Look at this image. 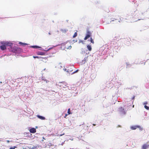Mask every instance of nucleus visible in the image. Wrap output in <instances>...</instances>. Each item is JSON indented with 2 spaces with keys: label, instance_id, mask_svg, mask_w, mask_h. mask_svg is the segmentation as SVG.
<instances>
[{
  "label": "nucleus",
  "instance_id": "obj_1",
  "mask_svg": "<svg viewBox=\"0 0 149 149\" xmlns=\"http://www.w3.org/2000/svg\"><path fill=\"white\" fill-rule=\"evenodd\" d=\"M2 45L0 47L1 49L3 50H6V47L11 46L13 44L8 41H3L1 42Z\"/></svg>",
  "mask_w": 149,
  "mask_h": 149
},
{
  "label": "nucleus",
  "instance_id": "obj_2",
  "mask_svg": "<svg viewBox=\"0 0 149 149\" xmlns=\"http://www.w3.org/2000/svg\"><path fill=\"white\" fill-rule=\"evenodd\" d=\"M12 45L11 46H10L11 47L9 49L10 51L15 53H18L21 51V49L20 48L16 46L12 47Z\"/></svg>",
  "mask_w": 149,
  "mask_h": 149
},
{
  "label": "nucleus",
  "instance_id": "obj_3",
  "mask_svg": "<svg viewBox=\"0 0 149 149\" xmlns=\"http://www.w3.org/2000/svg\"><path fill=\"white\" fill-rule=\"evenodd\" d=\"M67 84L65 82H59L57 84V86H59L60 87V89L62 88H65Z\"/></svg>",
  "mask_w": 149,
  "mask_h": 149
},
{
  "label": "nucleus",
  "instance_id": "obj_4",
  "mask_svg": "<svg viewBox=\"0 0 149 149\" xmlns=\"http://www.w3.org/2000/svg\"><path fill=\"white\" fill-rule=\"evenodd\" d=\"M118 111L121 114L124 115L126 114V111L122 107H120L118 109Z\"/></svg>",
  "mask_w": 149,
  "mask_h": 149
},
{
  "label": "nucleus",
  "instance_id": "obj_5",
  "mask_svg": "<svg viewBox=\"0 0 149 149\" xmlns=\"http://www.w3.org/2000/svg\"><path fill=\"white\" fill-rule=\"evenodd\" d=\"M74 68V66H71L67 67V68H65L64 69L65 71H66L67 72L70 73V72H72L73 71V69Z\"/></svg>",
  "mask_w": 149,
  "mask_h": 149
},
{
  "label": "nucleus",
  "instance_id": "obj_6",
  "mask_svg": "<svg viewBox=\"0 0 149 149\" xmlns=\"http://www.w3.org/2000/svg\"><path fill=\"white\" fill-rule=\"evenodd\" d=\"M91 32L89 31H88L87 32V34L86 36L84 38V40H86L89 38L91 36Z\"/></svg>",
  "mask_w": 149,
  "mask_h": 149
},
{
  "label": "nucleus",
  "instance_id": "obj_7",
  "mask_svg": "<svg viewBox=\"0 0 149 149\" xmlns=\"http://www.w3.org/2000/svg\"><path fill=\"white\" fill-rule=\"evenodd\" d=\"M149 147V144L146 143L143 144L142 147V149H146Z\"/></svg>",
  "mask_w": 149,
  "mask_h": 149
},
{
  "label": "nucleus",
  "instance_id": "obj_8",
  "mask_svg": "<svg viewBox=\"0 0 149 149\" xmlns=\"http://www.w3.org/2000/svg\"><path fill=\"white\" fill-rule=\"evenodd\" d=\"M29 131L31 133H33L36 132V130L35 128H33L30 130Z\"/></svg>",
  "mask_w": 149,
  "mask_h": 149
},
{
  "label": "nucleus",
  "instance_id": "obj_9",
  "mask_svg": "<svg viewBox=\"0 0 149 149\" xmlns=\"http://www.w3.org/2000/svg\"><path fill=\"white\" fill-rule=\"evenodd\" d=\"M38 55H44L45 54V52H38L37 53Z\"/></svg>",
  "mask_w": 149,
  "mask_h": 149
},
{
  "label": "nucleus",
  "instance_id": "obj_10",
  "mask_svg": "<svg viewBox=\"0 0 149 149\" xmlns=\"http://www.w3.org/2000/svg\"><path fill=\"white\" fill-rule=\"evenodd\" d=\"M140 127L139 126H133L131 127V128L132 130H136L137 128H139Z\"/></svg>",
  "mask_w": 149,
  "mask_h": 149
},
{
  "label": "nucleus",
  "instance_id": "obj_11",
  "mask_svg": "<svg viewBox=\"0 0 149 149\" xmlns=\"http://www.w3.org/2000/svg\"><path fill=\"white\" fill-rule=\"evenodd\" d=\"M37 116L38 118L42 120H44L45 119V118L43 116L40 115H37Z\"/></svg>",
  "mask_w": 149,
  "mask_h": 149
},
{
  "label": "nucleus",
  "instance_id": "obj_12",
  "mask_svg": "<svg viewBox=\"0 0 149 149\" xmlns=\"http://www.w3.org/2000/svg\"><path fill=\"white\" fill-rule=\"evenodd\" d=\"M60 31L63 33H66L68 31V30L66 29H62Z\"/></svg>",
  "mask_w": 149,
  "mask_h": 149
},
{
  "label": "nucleus",
  "instance_id": "obj_13",
  "mask_svg": "<svg viewBox=\"0 0 149 149\" xmlns=\"http://www.w3.org/2000/svg\"><path fill=\"white\" fill-rule=\"evenodd\" d=\"M87 48L89 51H91L92 50V48L91 45H88L87 46Z\"/></svg>",
  "mask_w": 149,
  "mask_h": 149
},
{
  "label": "nucleus",
  "instance_id": "obj_14",
  "mask_svg": "<svg viewBox=\"0 0 149 149\" xmlns=\"http://www.w3.org/2000/svg\"><path fill=\"white\" fill-rule=\"evenodd\" d=\"M71 47H72L71 46H69L68 47L67 46L65 45V48L67 49H71Z\"/></svg>",
  "mask_w": 149,
  "mask_h": 149
},
{
  "label": "nucleus",
  "instance_id": "obj_15",
  "mask_svg": "<svg viewBox=\"0 0 149 149\" xmlns=\"http://www.w3.org/2000/svg\"><path fill=\"white\" fill-rule=\"evenodd\" d=\"M68 114H72V113L70 112V108L68 109Z\"/></svg>",
  "mask_w": 149,
  "mask_h": 149
},
{
  "label": "nucleus",
  "instance_id": "obj_16",
  "mask_svg": "<svg viewBox=\"0 0 149 149\" xmlns=\"http://www.w3.org/2000/svg\"><path fill=\"white\" fill-rule=\"evenodd\" d=\"M19 44H21L23 46H24L27 45L26 44L22 42H19Z\"/></svg>",
  "mask_w": 149,
  "mask_h": 149
},
{
  "label": "nucleus",
  "instance_id": "obj_17",
  "mask_svg": "<svg viewBox=\"0 0 149 149\" xmlns=\"http://www.w3.org/2000/svg\"><path fill=\"white\" fill-rule=\"evenodd\" d=\"M77 32L75 33H74V35L73 36V38H75V37H76L77 36Z\"/></svg>",
  "mask_w": 149,
  "mask_h": 149
},
{
  "label": "nucleus",
  "instance_id": "obj_18",
  "mask_svg": "<svg viewBox=\"0 0 149 149\" xmlns=\"http://www.w3.org/2000/svg\"><path fill=\"white\" fill-rule=\"evenodd\" d=\"M144 107L145 109L147 110L149 109V107H148L147 106L145 105L144 106Z\"/></svg>",
  "mask_w": 149,
  "mask_h": 149
},
{
  "label": "nucleus",
  "instance_id": "obj_19",
  "mask_svg": "<svg viewBox=\"0 0 149 149\" xmlns=\"http://www.w3.org/2000/svg\"><path fill=\"white\" fill-rule=\"evenodd\" d=\"M79 70H76V71H75L73 72H72V73H71V74H72L77 72Z\"/></svg>",
  "mask_w": 149,
  "mask_h": 149
},
{
  "label": "nucleus",
  "instance_id": "obj_20",
  "mask_svg": "<svg viewBox=\"0 0 149 149\" xmlns=\"http://www.w3.org/2000/svg\"><path fill=\"white\" fill-rule=\"evenodd\" d=\"M79 70H76V71H75L73 72H72V73H71V74H72L77 72Z\"/></svg>",
  "mask_w": 149,
  "mask_h": 149
},
{
  "label": "nucleus",
  "instance_id": "obj_21",
  "mask_svg": "<svg viewBox=\"0 0 149 149\" xmlns=\"http://www.w3.org/2000/svg\"><path fill=\"white\" fill-rule=\"evenodd\" d=\"M91 42L93 44L94 43V42L93 40L91 38Z\"/></svg>",
  "mask_w": 149,
  "mask_h": 149
},
{
  "label": "nucleus",
  "instance_id": "obj_22",
  "mask_svg": "<svg viewBox=\"0 0 149 149\" xmlns=\"http://www.w3.org/2000/svg\"><path fill=\"white\" fill-rule=\"evenodd\" d=\"M33 58H41V57L38 56H33Z\"/></svg>",
  "mask_w": 149,
  "mask_h": 149
},
{
  "label": "nucleus",
  "instance_id": "obj_23",
  "mask_svg": "<svg viewBox=\"0 0 149 149\" xmlns=\"http://www.w3.org/2000/svg\"><path fill=\"white\" fill-rule=\"evenodd\" d=\"M135 96H133V97L132 98V99L133 100V101L132 102V104L133 103V102H134V99H135Z\"/></svg>",
  "mask_w": 149,
  "mask_h": 149
},
{
  "label": "nucleus",
  "instance_id": "obj_24",
  "mask_svg": "<svg viewBox=\"0 0 149 149\" xmlns=\"http://www.w3.org/2000/svg\"><path fill=\"white\" fill-rule=\"evenodd\" d=\"M32 47L33 48H39V47L38 46H32Z\"/></svg>",
  "mask_w": 149,
  "mask_h": 149
},
{
  "label": "nucleus",
  "instance_id": "obj_25",
  "mask_svg": "<svg viewBox=\"0 0 149 149\" xmlns=\"http://www.w3.org/2000/svg\"><path fill=\"white\" fill-rule=\"evenodd\" d=\"M79 43H83V40H79Z\"/></svg>",
  "mask_w": 149,
  "mask_h": 149
},
{
  "label": "nucleus",
  "instance_id": "obj_26",
  "mask_svg": "<svg viewBox=\"0 0 149 149\" xmlns=\"http://www.w3.org/2000/svg\"><path fill=\"white\" fill-rule=\"evenodd\" d=\"M68 115V114H65V116L64 117V118H66V117Z\"/></svg>",
  "mask_w": 149,
  "mask_h": 149
},
{
  "label": "nucleus",
  "instance_id": "obj_27",
  "mask_svg": "<svg viewBox=\"0 0 149 149\" xmlns=\"http://www.w3.org/2000/svg\"><path fill=\"white\" fill-rule=\"evenodd\" d=\"M64 134H65V133H63V134H60V135H59V136H62V135H64Z\"/></svg>",
  "mask_w": 149,
  "mask_h": 149
},
{
  "label": "nucleus",
  "instance_id": "obj_28",
  "mask_svg": "<svg viewBox=\"0 0 149 149\" xmlns=\"http://www.w3.org/2000/svg\"><path fill=\"white\" fill-rule=\"evenodd\" d=\"M10 149H15V148H10Z\"/></svg>",
  "mask_w": 149,
  "mask_h": 149
},
{
  "label": "nucleus",
  "instance_id": "obj_29",
  "mask_svg": "<svg viewBox=\"0 0 149 149\" xmlns=\"http://www.w3.org/2000/svg\"><path fill=\"white\" fill-rule=\"evenodd\" d=\"M88 57H86V58H85V59H87Z\"/></svg>",
  "mask_w": 149,
  "mask_h": 149
},
{
  "label": "nucleus",
  "instance_id": "obj_30",
  "mask_svg": "<svg viewBox=\"0 0 149 149\" xmlns=\"http://www.w3.org/2000/svg\"><path fill=\"white\" fill-rule=\"evenodd\" d=\"M93 126H95V124H93Z\"/></svg>",
  "mask_w": 149,
  "mask_h": 149
},
{
  "label": "nucleus",
  "instance_id": "obj_31",
  "mask_svg": "<svg viewBox=\"0 0 149 149\" xmlns=\"http://www.w3.org/2000/svg\"><path fill=\"white\" fill-rule=\"evenodd\" d=\"M134 107V105H133V106H132V107Z\"/></svg>",
  "mask_w": 149,
  "mask_h": 149
},
{
  "label": "nucleus",
  "instance_id": "obj_32",
  "mask_svg": "<svg viewBox=\"0 0 149 149\" xmlns=\"http://www.w3.org/2000/svg\"><path fill=\"white\" fill-rule=\"evenodd\" d=\"M43 139H45L44 138V137H43Z\"/></svg>",
  "mask_w": 149,
  "mask_h": 149
}]
</instances>
